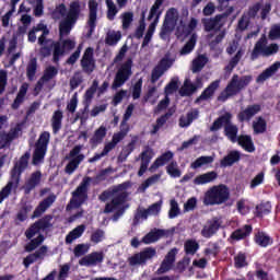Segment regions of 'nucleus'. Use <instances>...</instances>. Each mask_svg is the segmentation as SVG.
I'll return each mask as SVG.
<instances>
[{
    "label": "nucleus",
    "instance_id": "f257e3e1",
    "mask_svg": "<svg viewBox=\"0 0 280 280\" xmlns=\"http://www.w3.org/2000/svg\"><path fill=\"white\" fill-rule=\"evenodd\" d=\"M72 49H75V40L63 39L61 43L51 40L49 46L40 47L39 54L42 58H49L52 52V62L55 65H59L60 58H62L65 54L72 51Z\"/></svg>",
    "mask_w": 280,
    "mask_h": 280
},
{
    "label": "nucleus",
    "instance_id": "f03ea898",
    "mask_svg": "<svg viewBox=\"0 0 280 280\" xmlns=\"http://www.w3.org/2000/svg\"><path fill=\"white\" fill-rule=\"evenodd\" d=\"M253 82V75L233 74L225 89L219 94L218 102H226L230 97L240 95L241 91H244L248 84Z\"/></svg>",
    "mask_w": 280,
    "mask_h": 280
},
{
    "label": "nucleus",
    "instance_id": "7ed1b4c3",
    "mask_svg": "<svg viewBox=\"0 0 280 280\" xmlns=\"http://www.w3.org/2000/svg\"><path fill=\"white\" fill-rule=\"evenodd\" d=\"M224 128L225 137L232 142L237 143V133L240 132V128L237 125L233 124V114L230 112L224 113L219 116L210 127L211 132H218L221 128Z\"/></svg>",
    "mask_w": 280,
    "mask_h": 280
},
{
    "label": "nucleus",
    "instance_id": "20e7f679",
    "mask_svg": "<svg viewBox=\"0 0 280 280\" xmlns=\"http://www.w3.org/2000/svg\"><path fill=\"white\" fill-rule=\"evenodd\" d=\"M121 191V185L112 189L105 190L100 195V200L106 202L109 198H113L110 202L105 205L104 213H113L117 207H121L128 200V192Z\"/></svg>",
    "mask_w": 280,
    "mask_h": 280
},
{
    "label": "nucleus",
    "instance_id": "39448f33",
    "mask_svg": "<svg viewBox=\"0 0 280 280\" xmlns=\"http://www.w3.org/2000/svg\"><path fill=\"white\" fill-rule=\"evenodd\" d=\"M80 12L82 9L80 7V1H72L70 3L68 13L66 18L59 23V36L62 38L63 36H69L75 23H78V19H80Z\"/></svg>",
    "mask_w": 280,
    "mask_h": 280
},
{
    "label": "nucleus",
    "instance_id": "423d86ee",
    "mask_svg": "<svg viewBox=\"0 0 280 280\" xmlns=\"http://www.w3.org/2000/svg\"><path fill=\"white\" fill-rule=\"evenodd\" d=\"M231 198V192L226 185L213 186L207 190L203 202L207 206L213 207L215 205H224Z\"/></svg>",
    "mask_w": 280,
    "mask_h": 280
},
{
    "label": "nucleus",
    "instance_id": "0eeeda50",
    "mask_svg": "<svg viewBox=\"0 0 280 280\" xmlns=\"http://www.w3.org/2000/svg\"><path fill=\"white\" fill-rule=\"evenodd\" d=\"M277 54H279V44L272 43L268 45V38L266 35H261L254 46L250 54V60H257L260 56H262V58H270V56Z\"/></svg>",
    "mask_w": 280,
    "mask_h": 280
},
{
    "label": "nucleus",
    "instance_id": "6e6552de",
    "mask_svg": "<svg viewBox=\"0 0 280 280\" xmlns=\"http://www.w3.org/2000/svg\"><path fill=\"white\" fill-rule=\"evenodd\" d=\"M132 77V58H128L124 63L118 68L114 81L112 83L113 91L121 89Z\"/></svg>",
    "mask_w": 280,
    "mask_h": 280
},
{
    "label": "nucleus",
    "instance_id": "1a4fd4ad",
    "mask_svg": "<svg viewBox=\"0 0 280 280\" xmlns=\"http://www.w3.org/2000/svg\"><path fill=\"white\" fill-rule=\"evenodd\" d=\"M178 23V10L176 8H171L166 11L163 24L160 30V38L162 40H167V36L176 30V24Z\"/></svg>",
    "mask_w": 280,
    "mask_h": 280
},
{
    "label": "nucleus",
    "instance_id": "9d476101",
    "mask_svg": "<svg viewBox=\"0 0 280 280\" xmlns=\"http://www.w3.org/2000/svg\"><path fill=\"white\" fill-rule=\"evenodd\" d=\"M49 139H51L49 131H43L39 135V138L35 143V150L33 152V165H38L45 161L47 148L49 145Z\"/></svg>",
    "mask_w": 280,
    "mask_h": 280
},
{
    "label": "nucleus",
    "instance_id": "9b49d317",
    "mask_svg": "<svg viewBox=\"0 0 280 280\" xmlns=\"http://www.w3.org/2000/svg\"><path fill=\"white\" fill-rule=\"evenodd\" d=\"M81 152H82V145L80 144L74 145L69 152L67 156L69 162L65 167V172L66 174H69V176H71V174H73V172H75L78 167H80V163L84 161V154H82Z\"/></svg>",
    "mask_w": 280,
    "mask_h": 280
},
{
    "label": "nucleus",
    "instance_id": "f8f14e48",
    "mask_svg": "<svg viewBox=\"0 0 280 280\" xmlns=\"http://www.w3.org/2000/svg\"><path fill=\"white\" fill-rule=\"evenodd\" d=\"M54 215L46 214L42 219L35 221L31 226L25 231V236L27 240H32L36 234L40 233V231H47V229H51L54 223Z\"/></svg>",
    "mask_w": 280,
    "mask_h": 280
},
{
    "label": "nucleus",
    "instance_id": "ddd939ff",
    "mask_svg": "<svg viewBox=\"0 0 280 280\" xmlns=\"http://www.w3.org/2000/svg\"><path fill=\"white\" fill-rule=\"evenodd\" d=\"M30 152H25L11 171L10 183H13L14 187H19V183H21V175L23 174V172H25V170H27Z\"/></svg>",
    "mask_w": 280,
    "mask_h": 280
},
{
    "label": "nucleus",
    "instance_id": "4468645a",
    "mask_svg": "<svg viewBox=\"0 0 280 280\" xmlns=\"http://www.w3.org/2000/svg\"><path fill=\"white\" fill-rule=\"evenodd\" d=\"M153 257H156V249L147 247L144 250L131 256L129 264L130 266H143V264H147L148 259H152Z\"/></svg>",
    "mask_w": 280,
    "mask_h": 280
},
{
    "label": "nucleus",
    "instance_id": "2eb2a0df",
    "mask_svg": "<svg viewBox=\"0 0 280 280\" xmlns=\"http://www.w3.org/2000/svg\"><path fill=\"white\" fill-rule=\"evenodd\" d=\"M95 58L93 57V48L88 47L81 59V69L83 73L91 75L95 71Z\"/></svg>",
    "mask_w": 280,
    "mask_h": 280
},
{
    "label": "nucleus",
    "instance_id": "dca6fc26",
    "mask_svg": "<svg viewBox=\"0 0 280 280\" xmlns=\"http://www.w3.org/2000/svg\"><path fill=\"white\" fill-rule=\"evenodd\" d=\"M154 159V150L149 145L144 147V150L140 153V168L138 171V176H143L148 172L150 162Z\"/></svg>",
    "mask_w": 280,
    "mask_h": 280
},
{
    "label": "nucleus",
    "instance_id": "f3484780",
    "mask_svg": "<svg viewBox=\"0 0 280 280\" xmlns=\"http://www.w3.org/2000/svg\"><path fill=\"white\" fill-rule=\"evenodd\" d=\"M205 32H222L224 21L217 14L214 18H203L201 20Z\"/></svg>",
    "mask_w": 280,
    "mask_h": 280
},
{
    "label": "nucleus",
    "instance_id": "a211bd4d",
    "mask_svg": "<svg viewBox=\"0 0 280 280\" xmlns=\"http://www.w3.org/2000/svg\"><path fill=\"white\" fill-rule=\"evenodd\" d=\"M176 255H178V248H172L161 262L160 268L158 269L159 275H165V272H170V269L174 267L176 261Z\"/></svg>",
    "mask_w": 280,
    "mask_h": 280
},
{
    "label": "nucleus",
    "instance_id": "6ab92c4d",
    "mask_svg": "<svg viewBox=\"0 0 280 280\" xmlns=\"http://www.w3.org/2000/svg\"><path fill=\"white\" fill-rule=\"evenodd\" d=\"M220 226H222L220 219L213 218L212 220H208L207 224L201 230L202 237L210 240V237H213V235L220 231Z\"/></svg>",
    "mask_w": 280,
    "mask_h": 280
},
{
    "label": "nucleus",
    "instance_id": "aec40b11",
    "mask_svg": "<svg viewBox=\"0 0 280 280\" xmlns=\"http://www.w3.org/2000/svg\"><path fill=\"white\" fill-rule=\"evenodd\" d=\"M261 110V105L259 104H254V105H248L245 109L241 110L237 114V120L241 124H244V121H250Z\"/></svg>",
    "mask_w": 280,
    "mask_h": 280
},
{
    "label": "nucleus",
    "instance_id": "412c9836",
    "mask_svg": "<svg viewBox=\"0 0 280 280\" xmlns=\"http://www.w3.org/2000/svg\"><path fill=\"white\" fill-rule=\"evenodd\" d=\"M42 178L43 173L40 171H35L31 174V177L26 180L23 187L25 196H30V194L40 185Z\"/></svg>",
    "mask_w": 280,
    "mask_h": 280
},
{
    "label": "nucleus",
    "instance_id": "4be33fe9",
    "mask_svg": "<svg viewBox=\"0 0 280 280\" xmlns=\"http://www.w3.org/2000/svg\"><path fill=\"white\" fill-rule=\"evenodd\" d=\"M163 3H165V0H155L153 5L151 7L149 11L148 21H152L151 25H154L155 27L159 25V21H161V14H163Z\"/></svg>",
    "mask_w": 280,
    "mask_h": 280
},
{
    "label": "nucleus",
    "instance_id": "5701e85b",
    "mask_svg": "<svg viewBox=\"0 0 280 280\" xmlns=\"http://www.w3.org/2000/svg\"><path fill=\"white\" fill-rule=\"evenodd\" d=\"M89 10H90L89 20H88V25L90 27L89 36H92L93 32H95V27H97V1L90 0Z\"/></svg>",
    "mask_w": 280,
    "mask_h": 280
},
{
    "label": "nucleus",
    "instance_id": "b1692460",
    "mask_svg": "<svg viewBox=\"0 0 280 280\" xmlns=\"http://www.w3.org/2000/svg\"><path fill=\"white\" fill-rule=\"evenodd\" d=\"M45 255H47V245H43L35 253L27 255L23 259V266L25 268H30V266H32V264H36L38 259H45Z\"/></svg>",
    "mask_w": 280,
    "mask_h": 280
},
{
    "label": "nucleus",
    "instance_id": "393cba45",
    "mask_svg": "<svg viewBox=\"0 0 280 280\" xmlns=\"http://www.w3.org/2000/svg\"><path fill=\"white\" fill-rule=\"evenodd\" d=\"M220 89V80H215L207 86L202 93L195 100V104H200V102L211 100L215 95V90Z\"/></svg>",
    "mask_w": 280,
    "mask_h": 280
},
{
    "label": "nucleus",
    "instance_id": "a878e982",
    "mask_svg": "<svg viewBox=\"0 0 280 280\" xmlns=\"http://www.w3.org/2000/svg\"><path fill=\"white\" fill-rule=\"evenodd\" d=\"M56 202V195L51 194L48 197H46L44 200H42L38 206L35 208L33 212V218H40L51 205Z\"/></svg>",
    "mask_w": 280,
    "mask_h": 280
},
{
    "label": "nucleus",
    "instance_id": "bb28decb",
    "mask_svg": "<svg viewBox=\"0 0 280 280\" xmlns=\"http://www.w3.org/2000/svg\"><path fill=\"white\" fill-rule=\"evenodd\" d=\"M104 261V252H93L90 255L83 257L79 264L80 266H97Z\"/></svg>",
    "mask_w": 280,
    "mask_h": 280
},
{
    "label": "nucleus",
    "instance_id": "cd10ccee",
    "mask_svg": "<svg viewBox=\"0 0 280 280\" xmlns=\"http://www.w3.org/2000/svg\"><path fill=\"white\" fill-rule=\"evenodd\" d=\"M242 159V153L237 150L230 151L223 159L220 161V167H233L235 163H240Z\"/></svg>",
    "mask_w": 280,
    "mask_h": 280
},
{
    "label": "nucleus",
    "instance_id": "c85d7f7f",
    "mask_svg": "<svg viewBox=\"0 0 280 280\" xmlns=\"http://www.w3.org/2000/svg\"><path fill=\"white\" fill-rule=\"evenodd\" d=\"M200 86H202L201 78L196 79V84L185 82L184 86L179 90V95L180 97H191V95L196 93Z\"/></svg>",
    "mask_w": 280,
    "mask_h": 280
},
{
    "label": "nucleus",
    "instance_id": "c756f323",
    "mask_svg": "<svg viewBox=\"0 0 280 280\" xmlns=\"http://www.w3.org/2000/svg\"><path fill=\"white\" fill-rule=\"evenodd\" d=\"M174 159V152L166 151L162 153L149 167V172H156L159 167H163L166 163H170Z\"/></svg>",
    "mask_w": 280,
    "mask_h": 280
},
{
    "label": "nucleus",
    "instance_id": "7c9ffc66",
    "mask_svg": "<svg viewBox=\"0 0 280 280\" xmlns=\"http://www.w3.org/2000/svg\"><path fill=\"white\" fill-rule=\"evenodd\" d=\"M253 233V225L245 224L243 228L236 229L231 234V240L234 242H242V240H246V237H250V234Z\"/></svg>",
    "mask_w": 280,
    "mask_h": 280
},
{
    "label": "nucleus",
    "instance_id": "2f4dec72",
    "mask_svg": "<svg viewBox=\"0 0 280 280\" xmlns=\"http://www.w3.org/2000/svg\"><path fill=\"white\" fill-rule=\"evenodd\" d=\"M91 180H93V178L84 177L77 189L72 192V198L84 200L88 197L86 191H89V185H91Z\"/></svg>",
    "mask_w": 280,
    "mask_h": 280
},
{
    "label": "nucleus",
    "instance_id": "473e14b6",
    "mask_svg": "<svg viewBox=\"0 0 280 280\" xmlns=\"http://www.w3.org/2000/svg\"><path fill=\"white\" fill-rule=\"evenodd\" d=\"M254 242L257 246H260V248H268V246H272L273 244L272 237L259 230L254 234Z\"/></svg>",
    "mask_w": 280,
    "mask_h": 280
},
{
    "label": "nucleus",
    "instance_id": "72a5a7b5",
    "mask_svg": "<svg viewBox=\"0 0 280 280\" xmlns=\"http://www.w3.org/2000/svg\"><path fill=\"white\" fill-rule=\"evenodd\" d=\"M280 69V61H276L273 62L270 67H268L267 69H265L256 79V82L262 83L266 82V80H269V78H272V75H275V73H277V71H279Z\"/></svg>",
    "mask_w": 280,
    "mask_h": 280
},
{
    "label": "nucleus",
    "instance_id": "f704fd0d",
    "mask_svg": "<svg viewBox=\"0 0 280 280\" xmlns=\"http://www.w3.org/2000/svg\"><path fill=\"white\" fill-rule=\"evenodd\" d=\"M139 141V137L135 136L131 141L122 148L118 159L121 163L126 162L128 158L135 152V148L137 145V142Z\"/></svg>",
    "mask_w": 280,
    "mask_h": 280
},
{
    "label": "nucleus",
    "instance_id": "c9c22d12",
    "mask_svg": "<svg viewBox=\"0 0 280 280\" xmlns=\"http://www.w3.org/2000/svg\"><path fill=\"white\" fill-rule=\"evenodd\" d=\"M218 179V173L215 171H210L198 175L194 178V185H208V183H213Z\"/></svg>",
    "mask_w": 280,
    "mask_h": 280
},
{
    "label": "nucleus",
    "instance_id": "e433bc0d",
    "mask_svg": "<svg viewBox=\"0 0 280 280\" xmlns=\"http://www.w3.org/2000/svg\"><path fill=\"white\" fill-rule=\"evenodd\" d=\"M236 142L245 152L253 153L255 152V143L253 142V137L249 135H241L238 136V139H236Z\"/></svg>",
    "mask_w": 280,
    "mask_h": 280
},
{
    "label": "nucleus",
    "instance_id": "4c0bfd02",
    "mask_svg": "<svg viewBox=\"0 0 280 280\" xmlns=\"http://www.w3.org/2000/svg\"><path fill=\"white\" fill-rule=\"evenodd\" d=\"M161 237H165V230L155 229L149 232L143 236V244H154V242H159Z\"/></svg>",
    "mask_w": 280,
    "mask_h": 280
},
{
    "label": "nucleus",
    "instance_id": "58836bf2",
    "mask_svg": "<svg viewBox=\"0 0 280 280\" xmlns=\"http://www.w3.org/2000/svg\"><path fill=\"white\" fill-rule=\"evenodd\" d=\"M272 212V203L270 201H261L255 208V218H264V215H269Z\"/></svg>",
    "mask_w": 280,
    "mask_h": 280
},
{
    "label": "nucleus",
    "instance_id": "ea45409f",
    "mask_svg": "<svg viewBox=\"0 0 280 280\" xmlns=\"http://www.w3.org/2000/svg\"><path fill=\"white\" fill-rule=\"evenodd\" d=\"M86 231V225L81 224L70 231L66 236V244H73L74 240H80L81 235H84Z\"/></svg>",
    "mask_w": 280,
    "mask_h": 280
},
{
    "label": "nucleus",
    "instance_id": "a19ab883",
    "mask_svg": "<svg viewBox=\"0 0 280 280\" xmlns=\"http://www.w3.org/2000/svg\"><path fill=\"white\" fill-rule=\"evenodd\" d=\"M62 119H63L62 110L60 109L55 110L51 118V128H52L54 135H58V132H60V130L62 129Z\"/></svg>",
    "mask_w": 280,
    "mask_h": 280
},
{
    "label": "nucleus",
    "instance_id": "79ce46f5",
    "mask_svg": "<svg viewBox=\"0 0 280 280\" xmlns=\"http://www.w3.org/2000/svg\"><path fill=\"white\" fill-rule=\"evenodd\" d=\"M107 132L108 130L104 126H101L98 129H96L93 137L90 139L91 145H100V143L106 139Z\"/></svg>",
    "mask_w": 280,
    "mask_h": 280
},
{
    "label": "nucleus",
    "instance_id": "37998d69",
    "mask_svg": "<svg viewBox=\"0 0 280 280\" xmlns=\"http://www.w3.org/2000/svg\"><path fill=\"white\" fill-rule=\"evenodd\" d=\"M98 88H100V81L95 79L92 82V85L85 91V94H84L85 108H89V105L91 104V102H93V97L95 96V93H97Z\"/></svg>",
    "mask_w": 280,
    "mask_h": 280
},
{
    "label": "nucleus",
    "instance_id": "c03bdc74",
    "mask_svg": "<svg viewBox=\"0 0 280 280\" xmlns=\"http://www.w3.org/2000/svg\"><path fill=\"white\" fill-rule=\"evenodd\" d=\"M36 71H38V60L36 57H33L26 66V78L30 82L34 81V78H36Z\"/></svg>",
    "mask_w": 280,
    "mask_h": 280
},
{
    "label": "nucleus",
    "instance_id": "a18cd8bd",
    "mask_svg": "<svg viewBox=\"0 0 280 280\" xmlns=\"http://www.w3.org/2000/svg\"><path fill=\"white\" fill-rule=\"evenodd\" d=\"M198 115H199L198 109L188 112L186 114V118H179L180 128H188V126H191V124H194V120L198 119Z\"/></svg>",
    "mask_w": 280,
    "mask_h": 280
},
{
    "label": "nucleus",
    "instance_id": "49530a36",
    "mask_svg": "<svg viewBox=\"0 0 280 280\" xmlns=\"http://www.w3.org/2000/svg\"><path fill=\"white\" fill-rule=\"evenodd\" d=\"M31 211H32V205L23 203L16 213L15 224H19V222H25Z\"/></svg>",
    "mask_w": 280,
    "mask_h": 280
},
{
    "label": "nucleus",
    "instance_id": "de8ad7c7",
    "mask_svg": "<svg viewBox=\"0 0 280 280\" xmlns=\"http://www.w3.org/2000/svg\"><path fill=\"white\" fill-rule=\"evenodd\" d=\"M213 161H214L213 156L202 155V156H199L196 161H194L190 164V167L192 170H198V168L202 167V165H211V163H213Z\"/></svg>",
    "mask_w": 280,
    "mask_h": 280
},
{
    "label": "nucleus",
    "instance_id": "09e8293b",
    "mask_svg": "<svg viewBox=\"0 0 280 280\" xmlns=\"http://www.w3.org/2000/svg\"><path fill=\"white\" fill-rule=\"evenodd\" d=\"M121 40V32H108L105 37V44L109 47H115Z\"/></svg>",
    "mask_w": 280,
    "mask_h": 280
},
{
    "label": "nucleus",
    "instance_id": "8fccbe9b",
    "mask_svg": "<svg viewBox=\"0 0 280 280\" xmlns=\"http://www.w3.org/2000/svg\"><path fill=\"white\" fill-rule=\"evenodd\" d=\"M196 34H192L189 38V40L180 49L182 56H187V54H191L196 47V40H197Z\"/></svg>",
    "mask_w": 280,
    "mask_h": 280
},
{
    "label": "nucleus",
    "instance_id": "3c124183",
    "mask_svg": "<svg viewBox=\"0 0 280 280\" xmlns=\"http://www.w3.org/2000/svg\"><path fill=\"white\" fill-rule=\"evenodd\" d=\"M200 248V244L196 242L195 240H188L184 244V250L186 255H194L195 253H198V249Z\"/></svg>",
    "mask_w": 280,
    "mask_h": 280
},
{
    "label": "nucleus",
    "instance_id": "603ef678",
    "mask_svg": "<svg viewBox=\"0 0 280 280\" xmlns=\"http://www.w3.org/2000/svg\"><path fill=\"white\" fill-rule=\"evenodd\" d=\"M106 7H107V19L108 21H115V16H117V13L119 12V9H117V5L113 0H105Z\"/></svg>",
    "mask_w": 280,
    "mask_h": 280
},
{
    "label": "nucleus",
    "instance_id": "864d4df0",
    "mask_svg": "<svg viewBox=\"0 0 280 280\" xmlns=\"http://www.w3.org/2000/svg\"><path fill=\"white\" fill-rule=\"evenodd\" d=\"M166 173L171 178H180L182 172L178 170V163L176 161H172L167 166H166Z\"/></svg>",
    "mask_w": 280,
    "mask_h": 280
},
{
    "label": "nucleus",
    "instance_id": "5fc2aeb1",
    "mask_svg": "<svg viewBox=\"0 0 280 280\" xmlns=\"http://www.w3.org/2000/svg\"><path fill=\"white\" fill-rule=\"evenodd\" d=\"M253 128L256 135H264L268 128V124L264 117H258L257 121L253 124Z\"/></svg>",
    "mask_w": 280,
    "mask_h": 280
},
{
    "label": "nucleus",
    "instance_id": "6e6d98bb",
    "mask_svg": "<svg viewBox=\"0 0 280 280\" xmlns=\"http://www.w3.org/2000/svg\"><path fill=\"white\" fill-rule=\"evenodd\" d=\"M45 242V236L39 234L36 238L31 240V242L25 246L26 253H32L36 250L37 246H40Z\"/></svg>",
    "mask_w": 280,
    "mask_h": 280
},
{
    "label": "nucleus",
    "instance_id": "4d7b16f0",
    "mask_svg": "<svg viewBox=\"0 0 280 280\" xmlns=\"http://www.w3.org/2000/svg\"><path fill=\"white\" fill-rule=\"evenodd\" d=\"M144 32H145V11H142L139 26L136 28V32L133 34L135 38H138V39L143 38Z\"/></svg>",
    "mask_w": 280,
    "mask_h": 280
},
{
    "label": "nucleus",
    "instance_id": "13d9d810",
    "mask_svg": "<svg viewBox=\"0 0 280 280\" xmlns=\"http://www.w3.org/2000/svg\"><path fill=\"white\" fill-rule=\"evenodd\" d=\"M58 75V69L54 66H48L44 70V74L42 75V80H45L46 82H50V80H54Z\"/></svg>",
    "mask_w": 280,
    "mask_h": 280
},
{
    "label": "nucleus",
    "instance_id": "bf43d9fd",
    "mask_svg": "<svg viewBox=\"0 0 280 280\" xmlns=\"http://www.w3.org/2000/svg\"><path fill=\"white\" fill-rule=\"evenodd\" d=\"M84 82V78L81 72H74L73 77L70 79V91H75L80 84Z\"/></svg>",
    "mask_w": 280,
    "mask_h": 280
},
{
    "label": "nucleus",
    "instance_id": "052dcab7",
    "mask_svg": "<svg viewBox=\"0 0 280 280\" xmlns=\"http://www.w3.org/2000/svg\"><path fill=\"white\" fill-rule=\"evenodd\" d=\"M234 266L235 268H246V266H248V262L246 261V253L240 252L234 257Z\"/></svg>",
    "mask_w": 280,
    "mask_h": 280
},
{
    "label": "nucleus",
    "instance_id": "680f3d73",
    "mask_svg": "<svg viewBox=\"0 0 280 280\" xmlns=\"http://www.w3.org/2000/svg\"><path fill=\"white\" fill-rule=\"evenodd\" d=\"M170 205H171V208L168 211V218L170 220H174V218H177V215H180V208L178 207V201H176V199H172Z\"/></svg>",
    "mask_w": 280,
    "mask_h": 280
},
{
    "label": "nucleus",
    "instance_id": "e2e57ef3",
    "mask_svg": "<svg viewBox=\"0 0 280 280\" xmlns=\"http://www.w3.org/2000/svg\"><path fill=\"white\" fill-rule=\"evenodd\" d=\"M205 60H207V58L201 56L192 61V73H198L201 69H205V65H207Z\"/></svg>",
    "mask_w": 280,
    "mask_h": 280
},
{
    "label": "nucleus",
    "instance_id": "0e129e2a",
    "mask_svg": "<svg viewBox=\"0 0 280 280\" xmlns=\"http://www.w3.org/2000/svg\"><path fill=\"white\" fill-rule=\"evenodd\" d=\"M161 178V175L154 174L151 177L147 178L140 186V189L142 191H145L148 187H151V185H154L155 183H159V179Z\"/></svg>",
    "mask_w": 280,
    "mask_h": 280
},
{
    "label": "nucleus",
    "instance_id": "69168bd1",
    "mask_svg": "<svg viewBox=\"0 0 280 280\" xmlns=\"http://www.w3.org/2000/svg\"><path fill=\"white\" fill-rule=\"evenodd\" d=\"M105 232L102 229H97L96 231L92 232L90 241L92 244H100L104 240Z\"/></svg>",
    "mask_w": 280,
    "mask_h": 280
},
{
    "label": "nucleus",
    "instance_id": "338daca9",
    "mask_svg": "<svg viewBox=\"0 0 280 280\" xmlns=\"http://www.w3.org/2000/svg\"><path fill=\"white\" fill-rule=\"evenodd\" d=\"M14 187L13 182H9L5 187H3L0 191V205L3 202L5 198H8L12 194V188Z\"/></svg>",
    "mask_w": 280,
    "mask_h": 280
},
{
    "label": "nucleus",
    "instance_id": "774afa93",
    "mask_svg": "<svg viewBox=\"0 0 280 280\" xmlns=\"http://www.w3.org/2000/svg\"><path fill=\"white\" fill-rule=\"evenodd\" d=\"M279 38H280V24H275L271 26L269 31V39L279 40Z\"/></svg>",
    "mask_w": 280,
    "mask_h": 280
}]
</instances>
